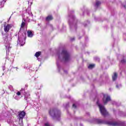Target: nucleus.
<instances>
[{"mask_svg": "<svg viewBox=\"0 0 126 126\" xmlns=\"http://www.w3.org/2000/svg\"><path fill=\"white\" fill-rule=\"evenodd\" d=\"M56 57L58 58V62H68L70 60V55L66 49H63L62 53L58 51Z\"/></svg>", "mask_w": 126, "mask_h": 126, "instance_id": "f257e3e1", "label": "nucleus"}, {"mask_svg": "<svg viewBox=\"0 0 126 126\" xmlns=\"http://www.w3.org/2000/svg\"><path fill=\"white\" fill-rule=\"evenodd\" d=\"M94 122L96 124H105L106 125H108V126H122L125 125V123L121 121L110 122V121H106L105 120H102L98 119H95Z\"/></svg>", "mask_w": 126, "mask_h": 126, "instance_id": "f03ea898", "label": "nucleus"}, {"mask_svg": "<svg viewBox=\"0 0 126 126\" xmlns=\"http://www.w3.org/2000/svg\"><path fill=\"white\" fill-rule=\"evenodd\" d=\"M49 114L53 119L60 120L61 117V111L57 109H51L49 111Z\"/></svg>", "mask_w": 126, "mask_h": 126, "instance_id": "7ed1b4c3", "label": "nucleus"}, {"mask_svg": "<svg viewBox=\"0 0 126 126\" xmlns=\"http://www.w3.org/2000/svg\"><path fill=\"white\" fill-rule=\"evenodd\" d=\"M96 104L97 106H98L100 112L102 116L106 117V116H108V115H109V113H108V111H107V110H106L105 106L99 103V100H97Z\"/></svg>", "mask_w": 126, "mask_h": 126, "instance_id": "20e7f679", "label": "nucleus"}, {"mask_svg": "<svg viewBox=\"0 0 126 126\" xmlns=\"http://www.w3.org/2000/svg\"><path fill=\"white\" fill-rule=\"evenodd\" d=\"M6 118H8L7 119V123L8 124H10L11 123H12V121H11V118L10 117V113L8 112H2V113L0 115V119L1 120H4V119H6Z\"/></svg>", "mask_w": 126, "mask_h": 126, "instance_id": "39448f33", "label": "nucleus"}, {"mask_svg": "<svg viewBox=\"0 0 126 126\" xmlns=\"http://www.w3.org/2000/svg\"><path fill=\"white\" fill-rule=\"evenodd\" d=\"M69 17L70 18H72L73 20L72 24L70 22L69 23V24L71 28H74L75 30H76V28H77L76 22L77 21V20L75 18V17L73 16V15H69Z\"/></svg>", "mask_w": 126, "mask_h": 126, "instance_id": "423d86ee", "label": "nucleus"}, {"mask_svg": "<svg viewBox=\"0 0 126 126\" xmlns=\"http://www.w3.org/2000/svg\"><path fill=\"white\" fill-rule=\"evenodd\" d=\"M20 92L21 94L25 95V100L28 101V99H30V93L29 91L25 92V89H22Z\"/></svg>", "mask_w": 126, "mask_h": 126, "instance_id": "0eeeda50", "label": "nucleus"}, {"mask_svg": "<svg viewBox=\"0 0 126 126\" xmlns=\"http://www.w3.org/2000/svg\"><path fill=\"white\" fill-rule=\"evenodd\" d=\"M102 100L104 104H107L108 102L111 101V97L108 94H104Z\"/></svg>", "mask_w": 126, "mask_h": 126, "instance_id": "6e6552de", "label": "nucleus"}, {"mask_svg": "<svg viewBox=\"0 0 126 126\" xmlns=\"http://www.w3.org/2000/svg\"><path fill=\"white\" fill-rule=\"evenodd\" d=\"M18 45H21V46H24V44H25V39L24 37H19L18 38V41H17Z\"/></svg>", "mask_w": 126, "mask_h": 126, "instance_id": "1a4fd4ad", "label": "nucleus"}, {"mask_svg": "<svg viewBox=\"0 0 126 126\" xmlns=\"http://www.w3.org/2000/svg\"><path fill=\"white\" fill-rule=\"evenodd\" d=\"M27 17L26 19L27 21H30V20H32L33 19V14L31 12L27 14Z\"/></svg>", "mask_w": 126, "mask_h": 126, "instance_id": "9d476101", "label": "nucleus"}, {"mask_svg": "<svg viewBox=\"0 0 126 126\" xmlns=\"http://www.w3.org/2000/svg\"><path fill=\"white\" fill-rule=\"evenodd\" d=\"M5 47H6V54H8V53H9V49H11V47L10 46V42H9V41L6 42V43L5 44Z\"/></svg>", "mask_w": 126, "mask_h": 126, "instance_id": "9b49d317", "label": "nucleus"}, {"mask_svg": "<svg viewBox=\"0 0 126 126\" xmlns=\"http://www.w3.org/2000/svg\"><path fill=\"white\" fill-rule=\"evenodd\" d=\"M57 67L58 68V70L60 72H62L63 71L65 74L67 73V71L64 70L63 69V68L61 67V65H60V64H59V63H57Z\"/></svg>", "mask_w": 126, "mask_h": 126, "instance_id": "f8f14e48", "label": "nucleus"}, {"mask_svg": "<svg viewBox=\"0 0 126 126\" xmlns=\"http://www.w3.org/2000/svg\"><path fill=\"white\" fill-rule=\"evenodd\" d=\"M11 28V25L8 24L7 25H4V32H6V33H7V32H8L9 31V29H10Z\"/></svg>", "mask_w": 126, "mask_h": 126, "instance_id": "ddd939ff", "label": "nucleus"}, {"mask_svg": "<svg viewBox=\"0 0 126 126\" xmlns=\"http://www.w3.org/2000/svg\"><path fill=\"white\" fill-rule=\"evenodd\" d=\"M25 112L24 111H22L19 114L18 118V119H23V118L25 117Z\"/></svg>", "mask_w": 126, "mask_h": 126, "instance_id": "4468645a", "label": "nucleus"}, {"mask_svg": "<svg viewBox=\"0 0 126 126\" xmlns=\"http://www.w3.org/2000/svg\"><path fill=\"white\" fill-rule=\"evenodd\" d=\"M42 123H44V126H50V123L48 122V120H47V118H43Z\"/></svg>", "mask_w": 126, "mask_h": 126, "instance_id": "2eb2a0df", "label": "nucleus"}, {"mask_svg": "<svg viewBox=\"0 0 126 126\" xmlns=\"http://www.w3.org/2000/svg\"><path fill=\"white\" fill-rule=\"evenodd\" d=\"M34 56H35V57H36V58H37V59L39 62H40L41 61V59H39V57H40V56H41V52H36Z\"/></svg>", "mask_w": 126, "mask_h": 126, "instance_id": "dca6fc26", "label": "nucleus"}, {"mask_svg": "<svg viewBox=\"0 0 126 126\" xmlns=\"http://www.w3.org/2000/svg\"><path fill=\"white\" fill-rule=\"evenodd\" d=\"M27 33L28 34V37H29L30 38H32V37H33V33L31 31H28Z\"/></svg>", "mask_w": 126, "mask_h": 126, "instance_id": "f3484780", "label": "nucleus"}, {"mask_svg": "<svg viewBox=\"0 0 126 126\" xmlns=\"http://www.w3.org/2000/svg\"><path fill=\"white\" fill-rule=\"evenodd\" d=\"M117 78L118 74H117V73H114L113 75H112V80L115 81V80H117Z\"/></svg>", "mask_w": 126, "mask_h": 126, "instance_id": "a211bd4d", "label": "nucleus"}, {"mask_svg": "<svg viewBox=\"0 0 126 126\" xmlns=\"http://www.w3.org/2000/svg\"><path fill=\"white\" fill-rule=\"evenodd\" d=\"M5 2V0H2V1H0V8H2L4 6V3Z\"/></svg>", "mask_w": 126, "mask_h": 126, "instance_id": "6ab92c4d", "label": "nucleus"}, {"mask_svg": "<svg viewBox=\"0 0 126 126\" xmlns=\"http://www.w3.org/2000/svg\"><path fill=\"white\" fill-rule=\"evenodd\" d=\"M53 20V17L51 15L47 16L46 18V21H50V20Z\"/></svg>", "mask_w": 126, "mask_h": 126, "instance_id": "aec40b11", "label": "nucleus"}, {"mask_svg": "<svg viewBox=\"0 0 126 126\" xmlns=\"http://www.w3.org/2000/svg\"><path fill=\"white\" fill-rule=\"evenodd\" d=\"M100 4H101V2H100L99 1H97L94 5L95 7H98V6L100 5Z\"/></svg>", "mask_w": 126, "mask_h": 126, "instance_id": "412c9836", "label": "nucleus"}, {"mask_svg": "<svg viewBox=\"0 0 126 126\" xmlns=\"http://www.w3.org/2000/svg\"><path fill=\"white\" fill-rule=\"evenodd\" d=\"M19 124L20 126H23V119H19Z\"/></svg>", "mask_w": 126, "mask_h": 126, "instance_id": "4be33fe9", "label": "nucleus"}, {"mask_svg": "<svg viewBox=\"0 0 126 126\" xmlns=\"http://www.w3.org/2000/svg\"><path fill=\"white\" fill-rule=\"evenodd\" d=\"M94 66H95V64H91L88 66V68H89V69H92V68H94Z\"/></svg>", "mask_w": 126, "mask_h": 126, "instance_id": "5701e85b", "label": "nucleus"}, {"mask_svg": "<svg viewBox=\"0 0 126 126\" xmlns=\"http://www.w3.org/2000/svg\"><path fill=\"white\" fill-rule=\"evenodd\" d=\"M8 88H9V89H10V90L11 91H13V87H12V86L9 85V86H8Z\"/></svg>", "mask_w": 126, "mask_h": 126, "instance_id": "b1692460", "label": "nucleus"}, {"mask_svg": "<svg viewBox=\"0 0 126 126\" xmlns=\"http://www.w3.org/2000/svg\"><path fill=\"white\" fill-rule=\"evenodd\" d=\"M24 26H25V22H22L21 25V28H23V27H24Z\"/></svg>", "mask_w": 126, "mask_h": 126, "instance_id": "393cba45", "label": "nucleus"}, {"mask_svg": "<svg viewBox=\"0 0 126 126\" xmlns=\"http://www.w3.org/2000/svg\"><path fill=\"white\" fill-rule=\"evenodd\" d=\"M14 99H15V100H19V96H18V95H15L13 96Z\"/></svg>", "mask_w": 126, "mask_h": 126, "instance_id": "a878e982", "label": "nucleus"}, {"mask_svg": "<svg viewBox=\"0 0 126 126\" xmlns=\"http://www.w3.org/2000/svg\"><path fill=\"white\" fill-rule=\"evenodd\" d=\"M121 87H122V85H116V88H117V89H120V88H121Z\"/></svg>", "mask_w": 126, "mask_h": 126, "instance_id": "bb28decb", "label": "nucleus"}, {"mask_svg": "<svg viewBox=\"0 0 126 126\" xmlns=\"http://www.w3.org/2000/svg\"><path fill=\"white\" fill-rule=\"evenodd\" d=\"M16 94L17 95V96H20V95H21V92H18L17 93H16Z\"/></svg>", "mask_w": 126, "mask_h": 126, "instance_id": "cd10ccee", "label": "nucleus"}, {"mask_svg": "<svg viewBox=\"0 0 126 126\" xmlns=\"http://www.w3.org/2000/svg\"><path fill=\"white\" fill-rule=\"evenodd\" d=\"M122 63H126V61L125 59L121 60Z\"/></svg>", "mask_w": 126, "mask_h": 126, "instance_id": "c85d7f7f", "label": "nucleus"}, {"mask_svg": "<svg viewBox=\"0 0 126 126\" xmlns=\"http://www.w3.org/2000/svg\"><path fill=\"white\" fill-rule=\"evenodd\" d=\"M94 59L95 61H97L98 62L100 61V59L98 57H94Z\"/></svg>", "mask_w": 126, "mask_h": 126, "instance_id": "c756f323", "label": "nucleus"}, {"mask_svg": "<svg viewBox=\"0 0 126 126\" xmlns=\"http://www.w3.org/2000/svg\"><path fill=\"white\" fill-rule=\"evenodd\" d=\"M122 6H124L125 8H126V1L125 2V3L122 4Z\"/></svg>", "mask_w": 126, "mask_h": 126, "instance_id": "7c9ffc66", "label": "nucleus"}, {"mask_svg": "<svg viewBox=\"0 0 126 126\" xmlns=\"http://www.w3.org/2000/svg\"><path fill=\"white\" fill-rule=\"evenodd\" d=\"M2 70H3V71L5 70V65H3L2 66Z\"/></svg>", "mask_w": 126, "mask_h": 126, "instance_id": "2f4dec72", "label": "nucleus"}, {"mask_svg": "<svg viewBox=\"0 0 126 126\" xmlns=\"http://www.w3.org/2000/svg\"><path fill=\"white\" fill-rule=\"evenodd\" d=\"M73 108H74L75 109V108H76V105L74 104H73Z\"/></svg>", "mask_w": 126, "mask_h": 126, "instance_id": "473e14b6", "label": "nucleus"}, {"mask_svg": "<svg viewBox=\"0 0 126 126\" xmlns=\"http://www.w3.org/2000/svg\"><path fill=\"white\" fill-rule=\"evenodd\" d=\"M112 104L113 105H115V104H116V102L115 101H112Z\"/></svg>", "mask_w": 126, "mask_h": 126, "instance_id": "72a5a7b5", "label": "nucleus"}, {"mask_svg": "<svg viewBox=\"0 0 126 126\" xmlns=\"http://www.w3.org/2000/svg\"><path fill=\"white\" fill-rule=\"evenodd\" d=\"M5 40H11V38L10 37L9 38H7V39H6Z\"/></svg>", "mask_w": 126, "mask_h": 126, "instance_id": "f704fd0d", "label": "nucleus"}, {"mask_svg": "<svg viewBox=\"0 0 126 126\" xmlns=\"http://www.w3.org/2000/svg\"><path fill=\"white\" fill-rule=\"evenodd\" d=\"M74 39H75L74 38H71V41H73V40H74Z\"/></svg>", "mask_w": 126, "mask_h": 126, "instance_id": "c9c22d12", "label": "nucleus"}, {"mask_svg": "<svg viewBox=\"0 0 126 126\" xmlns=\"http://www.w3.org/2000/svg\"><path fill=\"white\" fill-rule=\"evenodd\" d=\"M70 13H73V11H71V12H70Z\"/></svg>", "mask_w": 126, "mask_h": 126, "instance_id": "e433bc0d", "label": "nucleus"}, {"mask_svg": "<svg viewBox=\"0 0 126 126\" xmlns=\"http://www.w3.org/2000/svg\"><path fill=\"white\" fill-rule=\"evenodd\" d=\"M24 68H27V66H24Z\"/></svg>", "mask_w": 126, "mask_h": 126, "instance_id": "4c0bfd02", "label": "nucleus"}, {"mask_svg": "<svg viewBox=\"0 0 126 126\" xmlns=\"http://www.w3.org/2000/svg\"><path fill=\"white\" fill-rule=\"evenodd\" d=\"M29 3H30V1H29Z\"/></svg>", "mask_w": 126, "mask_h": 126, "instance_id": "58836bf2", "label": "nucleus"}, {"mask_svg": "<svg viewBox=\"0 0 126 126\" xmlns=\"http://www.w3.org/2000/svg\"><path fill=\"white\" fill-rule=\"evenodd\" d=\"M31 4H32V2H31Z\"/></svg>", "mask_w": 126, "mask_h": 126, "instance_id": "ea45409f", "label": "nucleus"}, {"mask_svg": "<svg viewBox=\"0 0 126 126\" xmlns=\"http://www.w3.org/2000/svg\"><path fill=\"white\" fill-rule=\"evenodd\" d=\"M4 75V73H2V75Z\"/></svg>", "mask_w": 126, "mask_h": 126, "instance_id": "a19ab883", "label": "nucleus"}, {"mask_svg": "<svg viewBox=\"0 0 126 126\" xmlns=\"http://www.w3.org/2000/svg\"><path fill=\"white\" fill-rule=\"evenodd\" d=\"M87 114H88V115H89V113H88Z\"/></svg>", "mask_w": 126, "mask_h": 126, "instance_id": "79ce46f5", "label": "nucleus"}]
</instances>
